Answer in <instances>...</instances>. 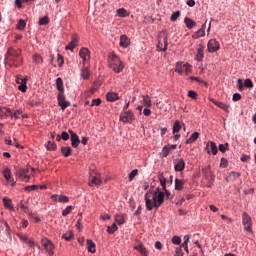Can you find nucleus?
<instances>
[{"label": "nucleus", "instance_id": "obj_1", "mask_svg": "<svg viewBox=\"0 0 256 256\" xmlns=\"http://www.w3.org/2000/svg\"><path fill=\"white\" fill-rule=\"evenodd\" d=\"M145 203L147 211H153V207L159 209V206L165 203V193L159 192V188H156L155 191L149 190L145 194Z\"/></svg>", "mask_w": 256, "mask_h": 256}, {"label": "nucleus", "instance_id": "obj_2", "mask_svg": "<svg viewBox=\"0 0 256 256\" xmlns=\"http://www.w3.org/2000/svg\"><path fill=\"white\" fill-rule=\"evenodd\" d=\"M21 50L9 48L6 54V63L9 67H19L21 65Z\"/></svg>", "mask_w": 256, "mask_h": 256}, {"label": "nucleus", "instance_id": "obj_3", "mask_svg": "<svg viewBox=\"0 0 256 256\" xmlns=\"http://www.w3.org/2000/svg\"><path fill=\"white\" fill-rule=\"evenodd\" d=\"M108 66L114 73H121L125 69V64L121 62V59L114 53L108 54Z\"/></svg>", "mask_w": 256, "mask_h": 256}, {"label": "nucleus", "instance_id": "obj_4", "mask_svg": "<svg viewBox=\"0 0 256 256\" xmlns=\"http://www.w3.org/2000/svg\"><path fill=\"white\" fill-rule=\"evenodd\" d=\"M169 45L167 33L165 31H162L158 35V44H157V50L158 51H167V46Z\"/></svg>", "mask_w": 256, "mask_h": 256}, {"label": "nucleus", "instance_id": "obj_5", "mask_svg": "<svg viewBox=\"0 0 256 256\" xmlns=\"http://www.w3.org/2000/svg\"><path fill=\"white\" fill-rule=\"evenodd\" d=\"M29 171H35V168L27 167V168H20L16 171V177L21 181H29L31 179V175H29Z\"/></svg>", "mask_w": 256, "mask_h": 256}, {"label": "nucleus", "instance_id": "obj_6", "mask_svg": "<svg viewBox=\"0 0 256 256\" xmlns=\"http://www.w3.org/2000/svg\"><path fill=\"white\" fill-rule=\"evenodd\" d=\"M57 101H58V105H59V107H61L62 111H65V109H67V107L71 106V102L66 100L65 92H58Z\"/></svg>", "mask_w": 256, "mask_h": 256}, {"label": "nucleus", "instance_id": "obj_7", "mask_svg": "<svg viewBox=\"0 0 256 256\" xmlns=\"http://www.w3.org/2000/svg\"><path fill=\"white\" fill-rule=\"evenodd\" d=\"M242 223L244 225V229L245 231H247L248 233H253L252 230V221H251V216L249 214H247V212H243L242 214Z\"/></svg>", "mask_w": 256, "mask_h": 256}, {"label": "nucleus", "instance_id": "obj_8", "mask_svg": "<svg viewBox=\"0 0 256 256\" xmlns=\"http://www.w3.org/2000/svg\"><path fill=\"white\" fill-rule=\"evenodd\" d=\"M175 72L179 73V75H183V73L189 75V73H191V65L189 63L183 64V62H178Z\"/></svg>", "mask_w": 256, "mask_h": 256}, {"label": "nucleus", "instance_id": "obj_9", "mask_svg": "<svg viewBox=\"0 0 256 256\" xmlns=\"http://www.w3.org/2000/svg\"><path fill=\"white\" fill-rule=\"evenodd\" d=\"M120 121L123 123H133V121H135V116L133 115V112L126 111L120 115Z\"/></svg>", "mask_w": 256, "mask_h": 256}, {"label": "nucleus", "instance_id": "obj_10", "mask_svg": "<svg viewBox=\"0 0 256 256\" xmlns=\"http://www.w3.org/2000/svg\"><path fill=\"white\" fill-rule=\"evenodd\" d=\"M68 133L70 134L71 146L74 149H77L79 147V144L81 143L79 136L75 132H73V130H68Z\"/></svg>", "mask_w": 256, "mask_h": 256}, {"label": "nucleus", "instance_id": "obj_11", "mask_svg": "<svg viewBox=\"0 0 256 256\" xmlns=\"http://www.w3.org/2000/svg\"><path fill=\"white\" fill-rule=\"evenodd\" d=\"M79 55L81 59H83V65H85L86 63H88L89 65V61L91 59V52L89 51V49L81 48L79 51Z\"/></svg>", "mask_w": 256, "mask_h": 256}, {"label": "nucleus", "instance_id": "obj_12", "mask_svg": "<svg viewBox=\"0 0 256 256\" xmlns=\"http://www.w3.org/2000/svg\"><path fill=\"white\" fill-rule=\"evenodd\" d=\"M102 184H103V181L101 180V175H99V173H95L94 176L93 174H90V180H89L90 187H93V185H96L97 187H99Z\"/></svg>", "mask_w": 256, "mask_h": 256}, {"label": "nucleus", "instance_id": "obj_13", "mask_svg": "<svg viewBox=\"0 0 256 256\" xmlns=\"http://www.w3.org/2000/svg\"><path fill=\"white\" fill-rule=\"evenodd\" d=\"M42 245L46 249L49 256H53L54 252L53 249H55V246L53 245V242L47 239L42 240Z\"/></svg>", "mask_w": 256, "mask_h": 256}, {"label": "nucleus", "instance_id": "obj_14", "mask_svg": "<svg viewBox=\"0 0 256 256\" xmlns=\"http://www.w3.org/2000/svg\"><path fill=\"white\" fill-rule=\"evenodd\" d=\"M207 47L209 53H215L216 51H219V49L221 48L219 42L215 39L209 40Z\"/></svg>", "mask_w": 256, "mask_h": 256}, {"label": "nucleus", "instance_id": "obj_15", "mask_svg": "<svg viewBox=\"0 0 256 256\" xmlns=\"http://www.w3.org/2000/svg\"><path fill=\"white\" fill-rule=\"evenodd\" d=\"M3 175H4V179H6V181H9V183H11L12 187H15L17 182H15V180L13 179V176L11 175V170L9 168H6L3 171Z\"/></svg>", "mask_w": 256, "mask_h": 256}, {"label": "nucleus", "instance_id": "obj_16", "mask_svg": "<svg viewBox=\"0 0 256 256\" xmlns=\"http://www.w3.org/2000/svg\"><path fill=\"white\" fill-rule=\"evenodd\" d=\"M185 169V160L178 159L174 160V170L177 172H181Z\"/></svg>", "mask_w": 256, "mask_h": 256}, {"label": "nucleus", "instance_id": "obj_17", "mask_svg": "<svg viewBox=\"0 0 256 256\" xmlns=\"http://www.w3.org/2000/svg\"><path fill=\"white\" fill-rule=\"evenodd\" d=\"M204 50L205 46L200 44L197 48V54L195 56L196 61H203V57H205Z\"/></svg>", "mask_w": 256, "mask_h": 256}, {"label": "nucleus", "instance_id": "obj_18", "mask_svg": "<svg viewBox=\"0 0 256 256\" xmlns=\"http://www.w3.org/2000/svg\"><path fill=\"white\" fill-rule=\"evenodd\" d=\"M211 102L216 105V107H219V109H222L223 111H225L226 113H229V105L223 103V102H220V101H217L215 99H211Z\"/></svg>", "mask_w": 256, "mask_h": 256}, {"label": "nucleus", "instance_id": "obj_19", "mask_svg": "<svg viewBox=\"0 0 256 256\" xmlns=\"http://www.w3.org/2000/svg\"><path fill=\"white\" fill-rule=\"evenodd\" d=\"M129 45H131V40L129 37H127V35H122L120 37V47L126 49V47H129Z\"/></svg>", "mask_w": 256, "mask_h": 256}, {"label": "nucleus", "instance_id": "obj_20", "mask_svg": "<svg viewBox=\"0 0 256 256\" xmlns=\"http://www.w3.org/2000/svg\"><path fill=\"white\" fill-rule=\"evenodd\" d=\"M125 219H127V215L125 214L115 215V222L117 223V225H125Z\"/></svg>", "mask_w": 256, "mask_h": 256}, {"label": "nucleus", "instance_id": "obj_21", "mask_svg": "<svg viewBox=\"0 0 256 256\" xmlns=\"http://www.w3.org/2000/svg\"><path fill=\"white\" fill-rule=\"evenodd\" d=\"M79 45V39H77L75 36L72 37V41L66 46L67 51H73L74 47H77Z\"/></svg>", "mask_w": 256, "mask_h": 256}, {"label": "nucleus", "instance_id": "obj_22", "mask_svg": "<svg viewBox=\"0 0 256 256\" xmlns=\"http://www.w3.org/2000/svg\"><path fill=\"white\" fill-rule=\"evenodd\" d=\"M184 23H185L187 29H193V27H197V22L189 17H186L184 19Z\"/></svg>", "mask_w": 256, "mask_h": 256}, {"label": "nucleus", "instance_id": "obj_23", "mask_svg": "<svg viewBox=\"0 0 256 256\" xmlns=\"http://www.w3.org/2000/svg\"><path fill=\"white\" fill-rule=\"evenodd\" d=\"M241 177V173L232 171L230 172L228 178H226V181L229 183V181H237Z\"/></svg>", "mask_w": 256, "mask_h": 256}, {"label": "nucleus", "instance_id": "obj_24", "mask_svg": "<svg viewBox=\"0 0 256 256\" xmlns=\"http://www.w3.org/2000/svg\"><path fill=\"white\" fill-rule=\"evenodd\" d=\"M134 249H136V251H139L141 255L147 256V248H145L143 243H138L137 245L134 246Z\"/></svg>", "mask_w": 256, "mask_h": 256}, {"label": "nucleus", "instance_id": "obj_25", "mask_svg": "<svg viewBox=\"0 0 256 256\" xmlns=\"http://www.w3.org/2000/svg\"><path fill=\"white\" fill-rule=\"evenodd\" d=\"M107 101L113 102V101H118L119 99V94L115 92H108L106 95Z\"/></svg>", "mask_w": 256, "mask_h": 256}, {"label": "nucleus", "instance_id": "obj_26", "mask_svg": "<svg viewBox=\"0 0 256 256\" xmlns=\"http://www.w3.org/2000/svg\"><path fill=\"white\" fill-rule=\"evenodd\" d=\"M207 147H210V150H208V153H212V155H217L219 150L217 149V144H215V142L208 143Z\"/></svg>", "mask_w": 256, "mask_h": 256}, {"label": "nucleus", "instance_id": "obj_27", "mask_svg": "<svg viewBox=\"0 0 256 256\" xmlns=\"http://www.w3.org/2000/svg\"><path fill=\"white\" fill-rule=\"evenodd\" d=\"M56 88L59 93H65V88L63 87V79L61 77L56 79Z\"/></svg>", "mask_w": 256, "mask_h": 256}, {"label": "nucleus", "instance_id": "obj_28", "mask_svg": "<svg viewBox=\"0 0 256 256\" xmlns=\"http://www.w3.org/2000/svg\"><path fill=\"white\" fill-rule=\"evenodd\" d=\"M202 173H203V175H205L206 179H209V177H211V179H213V173L211 172V166L208 165L205 168H203Z\"/></svg>", "mask_w": 256, "mask_h": 256}, {"label": "nucleus", "instance_id": "obj_29", "mask_svg": "<svg viewBox=\"0 0 256 256\" xmlns=\"http://www.w3.org/2000/svg\"><path fill=\"white\" fill-rule=\"evenodd\" d=\"M199 139V132H194L190 138L186 140L187 145H190L191 143H195Z\"/></svg>", "mask_w": 256, "mask_h": 256}, {"label": "nucleus", "instance_id": "obj_30", "mask_svg": "<svg viewBox=\"0 0 256 256\" xmlns=\"http://www.w3.org/2000/svg\"><path fill=\"white\" fill-rule=\"evenodd\" d=\"M142 103L144 105V107H152V102H151V97H149V95H145L142 97Z\"/></svg>", "mask_w": 256, "mask_h": 256}, {"label": "nucleus", "instance_id": "obj_31", "mask_svg": "<svg viewBox=\"0 0 256 256\" xmlns=\"http://www.w3.org/2000/svg\"><path fill=\"white\" fill-rule=\"evenodd\" d=\"M87 249L89 253H95L96 249H95V243L93 242V240L91 239L87 240Z\"/></svg>", "mask_w": 256, "mask_h": 256}, {"label": "nucleus", "instance_id": "obj_32", "mask_svg": "<svg viewBox=\"0 0 256 256\" xmlns=\"http://www.w3.org/2000/svg\"><path fill=\"white\" fill-rule=\"evenodd\" d=\"M32 60L34 63H36V65H43V57H41L39 54H34L32 56Z\"/></svg>", "mask_w": 256, "mask_h": 256}, {"label": "nucleus", "instance_id": "obj_33", "mask_svg": "<svg viewBox=\"0 0 256 256\" xmlns=\"http://www.w3.org/2000/svg\"><path fill=\"white\" fill-rule=\"evenodd\" d=\"M71 151H72V149L69 146L61 148V153H62V155H64V157H71Z\"/></svg>", "mask_w": 256, "mask_h": 256}, {"label": "nucleus", "instance_id": "obj_34", "mask_svg": "<svg viewBox=\"0 0 256 256\" xmlns=\"http://www.w3.org/2000/svg\"><path fill=\"white\" fill-rule=\"evenodd\" d=\"M47 151H55L57 149V144L53 141H48L45 145Z\"/></svg>", "mask_w": 256, "mask_h": 256}, {"label": "nucleus", "instance_id": "obj_35", "mask_svg": "<svg viewBox=\"0 0 256 256\" xmlns=\"http://www.w3.org/2000/svg\"><path fill=\"white\" fill-rule=\"evenodd\" d=\"M89 75H90L89 68H87V66L84 65V67L81 70V77L84 79H89Z\"/></svg>", "mask_w": 256, "mask_h": 256}, {"label": "nucleus", "instance_id": "obj_36", "mask_svg": "<svg viewBox=\"0 0 256 256\" xmlns=\"http://www.w3.org/2000/svg\"><path fill=\"white\" fill-rule=\"evenodd\" d=\"M3 204H4V207H6V209H10V210L13 209L11 199L7 197L3 198Z\"/></svg>", "mask_w": 256, "mask_h": 256}, {"label": "nucleus", "instance_id": "obj_37", "mask_svg": "<svg viewBox=\"0 0 256 256\" xmlns=\"http://www.w3.org/2000/svg\"><path fill=\"white\" fill-rule=\"evenodd\" d=\"M185 183L182 180H179L178 178L175 179V189L176 191H181L183 189V185Z\"/></svg>", "mask_w": 256, "mask_h": 256}, {"label": "nucleus", "instance_id": "obj_38", "mask_svg": "<svg viewBox=\"0 0 256 256\" xmlns=\"http://www.w3.org/2000/svg\"><path fill=\"white\" fill-rule=\"evenodd\" d=\"M118 17H129V12L125 10V8H119L117 10Z\"/></svg>", "mask_w": 256, "mask_h": 256}, {"label": "nucleus", "instance_id": "obj_39", "mask_svg": "<svg viewBox=\"0 0 256 256\" xmlns=\"http://www.w3.org/2000/svg\"><path fill=\"white\" fill-rule=\"evenodd\" d=\"M193 39H199V37H205V30L199 29L193 34Z\"/></svg>", "mask_w": 256, "mask_h": 256}, {"label": "nucleus", "instance_id": "obj_40", "mask_svg": "<svg viewBox=\"0 0 256 256\" xmlns=\"http://www.w3.org/2000/svg\"><path fill=\"white\" fill-rule=\"evenodd\" d=\"M118 227L117 224L113 223L111 226L107 227V233H109L110 235H113V233H115V231H117Z\"/></svg>", "mask_w": 256, "mask_h": 256}, {"label": "nucleus", "instance_id": "obj_41", "mask_svg": "<svg viewBox=\"0 0 256 256\" xmlns=\"http://www.w3.org/2000/svg\"><path fill=\"white\" fill-rule=\"evenodd\" d=\"M26 26H27V23L25 22V20L20 19L16 27L17 29H19V31H23V29H25Z\"/></svg>", "mask_w": 256, "mask_h": 256}, {"label": "nucleus", "instance_id": "obj_42", "mask_svg": "<svg viewBox=\"0 0 256 256\" xmlns=\"http://www.w3.org/2000/svg\"><path fill=\"white\" fill-rule=\"evenodd\" d=\"M181 131V123L179 121H175L173 125V133H179Z\"/></svg>", "mask_w": 256, "mask_h": 256}, {"label": "nucleus", "instance_id": "obj_43", "mask_svg": "<svg viewBox=\"0 0 256 256\" xmlns=\"http://www.w3.org/2000/svg\"><path fill=\"white\" fill-rule=\"evenodd\" d=\"M179 17H181V11H176L174 13H172L171 17H170V21H177V19H179Z\"/></svg>", "mask_w": 256, "mask_h": 256}, {"label": "nucleus", "instance_id": "obj_44", "mask_svg": "<svg viewBox=\"0 0 256 256\" xmlns=\"http://www.w3.org/2000/svg\"><path fill=\"white\" fill-rule=\"evenodd\" d=\"M219 151H221V153H225V151H229V143H225V144H220L218 146Z\"/></svg>", "mask_w": 256, "mask_h": 256}, {"label": "nucleus", "instance_id": "obj_45", "mask_svg": "<svg viewBox=\"0 0 256 256\" xmlns=\"http://www.w3.org/2000/svg\"><path fill=\"white\" fill-rule=\"evenodd\" d=\"M21 115H23V109H18L13 113V118L17 121L21 118Z\"/></svg>", "mask_w": 256, "mask_h": 256}, {"label": "nucleus", "instance_id": "obj_46", "mask_svg": "<svg viewBox=\"0 0 256 256\" xmlns=\"http://www.w3.org/2000/svg\"><path fill=\"white\" fill-rule=\"evenodd\" d=\"M73 238V232H66L65 234L62 235V239L65 241H71Z\"/></svg>", "mask_w": 256, "mask_h": 256}, {"label": "nucleus", "instance_id": "obj_47", "mask_svg": "<svg viewBox=\"0 0 256 256\" xmlns=\"http://www.w3.org/2000/svg\"><path fill=\"white\" fill-rule=\"evenodd\" d=\"M72 211H73V206H67V207L62 211L63 217H67V215H69V213H71Z\"/></svg>", "mask_w": 256, "mask_h": 256}, {"label": "nucleus", "instance_id": "obj_48", "mask_svg": "<svg viewBox=\"0 0 256 256\" xmlns=\"http://www.w3.org/2000/svg\"><path fill=\"white\" fill-rule=\"evenodd\" d=\"M58 203H69V197H67L65 195H59Z\"/></svg>", "mask_w": 256, "mask_h": 256}, {"label": "nucleus", "instance_id": "obj_49", "mask_svg": "<svg viewBox=\"0 0 256 256\" xmlns=\"http://www.w3.org/2000/svg\"><path fill=\"white\" fill-rule=\"evenodd\" d=\"M136 175H139V170L134 169L129 174V181H133L135 179Z\"/></svg>", "mask_w": 256, "mask_h": 256}, {"label": "nucleus", "instance_id": "obj_50", "mask_svg": "<svg viewBox=\"0 0 256 256\" xmlns=\"http://www.w3.org/2000/svg\"><path fill=\"white\" fill-rule=\"evenodd\" d=\"M39 25H49V16H44L39 20Z\"/></svg>", "mask_w": 256, "mask_h": 256}, {"label": "nucleus", "instance_id": "obj_51", "mask_svg": "<svg viewBox=\"0 0 256 256\" xmlns=\"http://www.w3.org/2000/svg\"><path fill=\"white\" fill-rule=\"evenodd\" d=\"M228 165H229V161H227V159L225 158H221L220 167L222 169H225L228 167Z\"/></svg>", "mask_w": 256, "mask_h": 256}, {"label": "nucleus", "instance_id": "obj_52", "mask_svg": "<svg viewBox=\"0 0 256 256\" xmlns=\"http://www.w3.org/2000/svg\"><path fill=\"white\" fill-rule=\"evenodd\" d=\"M159 179H160V185L162 186L163 191H165V189H167V187L165 186L167 183V180L163 176H160Z\"/></svg>", "mask_w": 256, "mask_h": 256}, {"label": "nucleus", "instance_id": "obj_53", "mask_svg": "<svg viewBox=\"0 0 256 256\" xmlns=\"http://www.w3.org/2000/svg\"><path fill=\"white\" fill-rule=\"evenodd\" d=\"M244 85L248 88V89H253V81L251 79H246L244 81Z\"/></svg>", "mask_w": 256, "mask_h": 256}, {"label": "nucleus", "instance_id": "obj_54", "mask_svg": "<svg viewBox=\"0 0 256 256\" xmlns=\"http://www.w3.org/2000/svg\"><path fill=\"white\" fill-rule=\"evenodd\" d=\"M19 207H20V209H21L24 213H28V212H29V208H27V206H25V202H23V201H20Z\"/></svg>", "mask_w": 256, "mask_h": 256}, {"label": "nucleus", "instance_id": "obj_55", "mask_svg": "<svg viewBox=\"0 0 256 256\" xmlns=\"http://www.w3.org/2000/svg\"><path fill=\"white\" fill-rule=\"evenodd\" d=\"M183 255H184V253H183V248H182L181 246L177 247V248L175 249V254H174V256H183Z\"/></svg>", "mask_w": 256, "mask_h": 256}, {"label": "nucleus", "instance_id": "obj_56", "mask_svg": "<svg viewBox=\"0 0 256 256\" xmlns=\"http://www.w3.org/2000/svg\"><path fill=\"white\" fill-rule=\"evenodd\" d=\"M101 105V99H93L91 103V107H99Z\"/></svg>", "mask_w": 256, "mask_h": 256}, {"label": "nucleus", "instance_id": "obj_57", "mask_svg": "<svg viewBox=\"0 0 256 256\" xmlns=\"http://www.w3.org/2000/svg\"><path fill=\"white\" fill-rule=\"evenodd\" d=\"M172 243H173L174 245H181V237H179V236H174V237L172 238Z\"/></svg>", "mask_w": 256, "mask_h": 256}, {"label": "nucleus", "instance_id": "obj_58", "mask_svg": "<svg viewBox=\"0 0 256 256\" xmlns=\"http://www.w3.org/2000/svg\"><path fill=\"white\" fill-rule=\"evenodd\" d=\"M169 153H171V150H169V147L165 146V147L162 149V156H163V157H168Z\"/></svg>", "mask_w": 256, "mask_h": 256}, {"label": "nucleus", "instance_id": "obj_59", "mask_svg": "<svg viewBox=\"0 0 256 256\" xmlns=\"http://www.w3.org/2000/svg\"><path fill=\"white\" fill-rule=\"evenodd\" d=\"M4 115L5 117H10V119H13V112L9 108H5Z\"/></svg>", "mask_w": 256, "mask_h": 256}, {"label": "nucleus", "instance_id": "obj_60", "mask_svg": "<svg viewBox=\"0 0 256 256\" xmlns=\"http://www.w3.org/2000/svg\"><path fill=\"white\" fill-rule=\"evenodd\" d=\"M18 89L19 91H22V93H27V83L20 84Z\"/></svg>", "mask_w": 256, "mask_h": 256}, {"label": "nucleus", "instance_id": "obj_61", "mask_svg": "<svg viewBox=\"0 0 256 256\" xmlns=\"http://www.w3.org/2000/svg\"><path fill=\"white\" fill-rule=\"evenodd\" d=\"M188 97H190V99H197V92L193 90L188 91Z\"/></svg>", "mask_w": 256, "mask_h": 256}, {"label": "nucleus", "instance_id": "obj_62", "mask_svg": "<svg viewBox=\"0 0 256 256\" xmlns=\"http://www.w3.org/2000/svg\"><path fill=\"white\" fill-rule=\"evenodd\" d=\"M57 63L59 67H63V63H65V60H63V57L61 56V54H58Z\"/></svg>", "mask_w": 256, "mask_h": 256}, {"label": "nucleus", "instance_id": "obj_63", "mask_svg": "<svg viewBox=\"0 0 256 256\" xmlns=\"http://www.w3.org/2000/svg\"><path fill=\"white\" fill-rule=\"evenodd\" d=\"M232 100L234 102L241 101V94H239V93L233 94Z\"/></svg>", "mask_w": 256, "mask_h": 256}, {"label": "nucleus", "instance_id": "obj_64", "mask_svg": "<svg viewBox=\"0 0 256 256\" xmlns=\"http://www.w3.org/2000/svg\"><path fill=\"white\" fill-rule=\"evenodd\" d=\"M61 139H63V141H69V133L62 132L61 133Z\"/></svg>", "mask_w": 256, "mask_h": 256}]
</instances>
